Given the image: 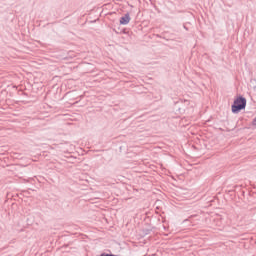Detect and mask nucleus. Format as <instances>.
Here are the masks:
<instances>
[{
    "instance_id": "2",
    "label": "nucleus",
    "mask_w": 256,
    "mask_h": 256,
    "mask_svg": "<svg viewBox=\"0 0 256 256\" xmlns=\"http://www.w3.org/2000/svg\"><path fill=\"white\" fill-rule=\"evenodd\" d=\"M131 21V16L129 14H125L123 17L120 18V25H129Z\"/></svg>"
},
{
    "instance_id": "1",
    "label": "nucleus",
    "mask_w": 256,
    "mask_h": 256,
    "mask_svg": "<svg viewBox=\"0 0 256 256\" xmlns=\"http://www.w3.org/2000/svg\"><path fill=\"white\" fill-rule=\"evenodd\" d=\"M245 107H247V99H245L243 96H237L231 106V112L234 115H239L241 111L245 110Z\"/></svg>"
},
{
    "instance_id": "3",
    "label": "nucleus",
    "mask_w": 256,
    "mask_h": 256,
    "mask_svg": "<svg viewBox=\"0 0 256 256\" xmlns=\"http://www.w3.org/2000/svg\"><path fill=\"white\" fill-rule=\"evenodd\" d=\"M101 256H115V255H111V254H102Z\"/></svg>"
}]
</instances>
